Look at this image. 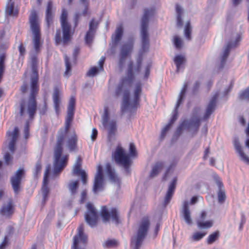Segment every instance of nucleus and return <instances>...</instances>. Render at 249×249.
I'll use <instances>...</instances> for the list:
<instances>
[{
	"label": "nucleus",
	"instance_id": "f257e3e1",
	"mask_svg": "<svg viewBox=\"0 0 249 249\" xmlns=\"http://www.w3.org/2000/svg\"><path fill=\"white\" fill-rule=\"evenodd\" d=\"M153 13L154 11L152 9L144 10L141 25L142 49L139 52L136 63L133 64L132 62H129L128 66L127 77L121 80L116 89L117 94L119 95L122 93L124 94V100L122 105V110L123 112L131 111L135 108L141 94V85L139 84H137L134 89V98L132 101L129 100L128 89L132 81L133 74H140L141 77L146 78L150 73L151 62H149L142 66V61L143 53L148 49V22L149 17Z\"/></svg>",
	"mask_w": 249,
	"mask_h": 249
},
{
	"label": "nucleus",
	"instance_id": "f03ea898",
	"mask_svg": "<svg viewBox=\"0 0 249 249\" xmlns=\"http://www.w3.org/2000/svg\"><path fill=\"white\" fill-rule=\"evenodd\" d=\"M75 100L71 97L70 100L68 114L64 128L61 129L58 132L56 146L54 151V163L53 176L55 177L60 173L67 163L68 156L62 154L63 145L70 151L75 150L77 146V136L74 131H69V128L73 118Z\"/></svg>",
	"mask_w": 249,
	"mask_h": 249
},
{
	"label": "nucleus",
	"instance_id": "7ed1b4c3",
	"mask_svg": "<svg viewBox=\"0 0 249 249\" xmlns=\"http://www.w3.org/2000/svg\"><path fill=\"white\" fill-rule=\"evenodd\" d=\"M35 58L33 59L32 68L34 76L31 80V93L28 102L24 103L21 105L20 115L22 116L28 114L31 118L34 115L36 111V103L35 94L37 93L38 88L37 85L38 77L35 67Z\"/></svg>",
	"mask_w": 249,
	"mask_h": 249
},
{
	"label": "nucleus",
	"instance_id": "20e7f679",
	"mask_svg": "<svg viewBox=\"0 0 249 249\" xmlns=\"http://www.w3.org/2000/svg\"><path fill=\"white\" fill-rule=\"evenodd\" d=\"M137 156L135 146L133 143H130L129 148V155L125 152L121 146H118L113 155L115 161L118 164L122 166L127 173L129 172V167L132 164L131 159Z\"/></svg>",
	"mask_w": 249,
	"mask_h": 249
},
{
	"label": "nucleus",
	"instance_id": "39448f33",
	"mask_svg": "<svg viewBox=\"0 0 249 249\" xmlns=\"http://www.w3.org/2000/svg\"><path fill=\"white\" fill-rule=\"evenodd\" d=\"M149 228L148 218L143 217L138 224L136 233L132 238L131 246L134 249H139L147 234Z\"/></svg>",
	"mask_w": 249,
	"mask_h": 249
},
{
	"label": "nucleus",
	"instance_id": "423d86ee",
	"mask_svg": "<svg viewBox=\"0 0 249 249\" xmlns=\"http://www.w3.org/2000/svg\"><path fill=\"white\" fill-rule=\"evenodd\" d=\"M30 28L33 35V44L35 50L37 52L41 45L40 33V20L34 11L31 12L29 18Z\"/></svg>",
	"mask_w": 249,
	"mask_h": 249
},
{
	"label": "nucleus",
	"instance_id": "0eeeda50",
	"mask_svg": "<svg viewBox=\"0 0 249 249\" xmlns=\"http://www.w3.org/2000/svg\"><path fill=\"white\" fill-rule=\"evenodd\" d=\"M67 12L66 10H63L61 16V24L63 30V38L62 39L60 31H57L55 36V42L56 44L63 41L64 43L67 42L71 37L70 26L67 20Z\"/></svg>",
	"mask_w": 249,
	"mask_h": 249
},
{
	"label": "nucleus",
	"instance_id": "6e6552de",
	"mask_svg": "<svg viewBox=\"0 0 249 249\" xmlns=\"http://www.w3.org/2000/svg\"><path fill=\"white\" fill-rule=\"evenodd\" d=\"M203 198L200 196H193L190 201H184L183 202V208L181 211L182 217L185 222L188 225H191L192 220L191 217V211L189 209L190 205H195L197 202L202 201Z\"/></svg>",
	"mask_w": 249,
	"mask_h": 249
},
{
	"label": "nucleus",
	"instance_id": "1a4fd4ad",
	"mask_svg": "<svg viewBox=\"0 0 249 249\" xmlns=\"http://www.w3.org/2000/svg\"><path fill=\"white\" fill-rule=\"evenodd\" d=\"M187 85H184L178 96V98L177 104L176 105L175 109L173 111V114L170 120V122L168 124H167L162 130L161 134L162 137H164L165 136L166 132L170 128L171 124H173L174 122L177 120L178 117V108L179 107V105L182 104L184 100Z\"/></svg>",
	"mask_w": 249,
	"mask_h": 249
},
{
	"label": "nucleus",
	"instance_id": "9d476101",
	"mask_svg": "<svg viewBox=\"0 0 249 249\" xmlns=\"http://www.w3.org/2000/svg\"><path fill=\"white\" fill-rule=\"evenodd\" d=\"M102 124L107 130L109 137L115 135L117 130L116 123L114 120L110 119L108 110L106 107L102 116Z\"/></svg>",
	"mask_w": 249,
	"mask_h": 249
},
{
	"label": "nucleus",
	"instance_id": "9b49d317",
	"mask_svg": "<svg viewBox=\"0 0 249 249\" xmlns=\"http://www.w3.org/2000/svg\"><path fill=\"white\" fill-rule=\"evenodd\" d=\"M87 236L83 233V225H81L77 229V233L73 238L72 249H85Z\"/></svg>",
	"mask_w": 249,
	"mask_h": 249
},
{
	"label": "nucleus",
	"instance_id": "f8f14e48",
	"mask_svg": "<svg viewBox=\"0 0 249 249\" xmlns=\"http://www.w3.org/2000/svg\"><path fill=\"white\" fill-rule=\"evenodd\" d=\"M25 171L23 168L18 170L11 178L12 187L15 193H18L22 179L24 177Z\"/></svg>",
	"mask_w": 249,
	"mask_h": 249
},
{
	"label": "nucleus",
	"instance_id": "ddd939ff",
	"mask_svg": "<svg viewBox=\"0 0 249 249\" xmlns=\"http://www.w3.org/2000/svg\"><path fill=\"white\" fill-rule=\"evenodd\" d=\"M87 212L85 214V218L87 223L91 227L94 226L97 222L98 215L94 206L91 203L87 205Z\"/></svg>",
	"mask_w": 249,
	"mask_h": 249
},
{
	"label": "nucleus",
	"instance_id": "4468645a",
	"mask_svg": "<svg viewBox=\"0 0 249 249\" xmlns=\"http://www.w3.org/2000/svg\"><path fill=\"white\" fill-rule=\"evenodd\" d=\"M104 178L102 168L101 165L97 167V171L95 177L93 191L94 194H97L103 190L104 188Z\"/></svg>",
	"mask_w": 249,
	"mask_h": 249
},
{
	"label": "nucleus",
	"instance_id": "2eb2a0df",
	"mask_svg": "<svg viewBox=\"0 0 249 249\" xmlns=\"http://www.w3.org/2000/svg\"><path fill=\"white\" fill-rule=\"evenodd\" d=\"M101 216L104 221H107L111 219L115 223L118 222L119 214L117 209L115 208H112L110 211H108L106 207H103Z\"/></svg>",
	"mask_w": 249,
	"mask_h": 249
},
{
	"label": "nucleus",
	"instance_id": "dca6fc26",
	"mask_svg": "<svg viewBox=\"0 0 249 249\" xmlns=\"http://www.w3.org/2000/svg\"><path fill=\"white\" fill-rule=\"evenodd\" d=\"M200 125L199 113L194 115L192 120L184 121L180 125V128L196 130Z\"/></svg>",
	"mask_w": 249,
	"mask_h": 249
},
{
	"label": "nucleus",
	"instance_id": "f3484780",
	"mask_svg": "<svg viewBox=\"0 0 249 249\" xmlns=\"http://www.w3.org/2000/svg\"><path fill=\"white\" fill-rule=\"evenodd\" d=\"M208 217V213L205 211L201 212L200 216L197 220V226L200 229H208L213 226V220L212 219L205 220Z\"/></svg>",
	"mask_w": 249,
	"mask_h": 249
},
{
	"label": "nucleus",
	"instance_id": "a211bd4d",
	"mask_svg": "<svg viewBox=\"0 0 249 249\" xmlns=\"http://www.w3.org/2000/svg\"><path fill=\"white\" fill-rule=\"evenodd\" d=\"M82 160L80 157L76 159L72 169V174L74 175L80 176L81 177L83 184L86 181L87 175L85 171L81 168Z\"/></svg>",
	"mask_w": 249,
	"mask_h": 249
},
{
	"label": "nucleus",
	"instance_id": "6ab92c4d",
	"mask_svg": "<svg viewBox=\"0 0 249 249\" xmlns=\"http://www.w3.org/2000/svg\"><path fill=\"white\" fill-rule=\"evenodd\" d=\"M19 133V129L18 127H15L12 132L8 131L7 133L8 136L7 142H8V148L11 152L15 150V144L17 140Z\"/></svg>",
	"mask_w": 249,
	"mask_h": 249
},
{
	"label": "nucleus",
	"instance_id": "aec40b11",
	"mask_svg": "<svg viewBox=\"0 0 249 249\" xmlns=\"http://www.w3.org/2000/svg\"><path fill=\"white\" fill-rule=\"evenodd\" d=\"M132 48L133 41L132 40L124 43L123 45L120 55V63L121 66L123 65L126 57L131 52Z\"/></svg>",
	"mask_w": 249,
	"mask_h": 249
},
{
	"label": "nucleus",
	"instance_id": "412c9836",
	"mask_svg": "<svg viewBox=\"0 0 249 249\" xmlns=\"http://www.w3.org/2000/svg\"><path fill=\"white\" fill-rule=\"evenodd\" d=\"M50 172L51 167L50 166H48L46 168V170L44 174L43 185L41 189L43 196V201H46L47 195L49 193V189L47 187V184L48 183V179L51 177Z\"/></svg>",
	"mask_w": 249,
	"mask_h": 249
},
{
	"label": "nucleus",
	"instance_id": "4be33fe9",
	"mask_svg": "<svg viewBox=\"0 0 249 249\" xmlns=\"http://www.w3.org/2000/svg\"><path fill=\"white\" fill-rule=\"evenodd\" d=\"M98 24V21L97 20L92 19L90 21L89 25V30L85 37L86 43L89 44L92 41Z\"/></svg>",
	"mask_w": 249,
	"mask_h": 249
},
{
	"label": "nucleus",
	"instance_id": "5701e85b",
	"mask_svg": "<svg viewBox=\"0 0 249 249\" xmlns=\"http://www.w3.org/2000/svg\"><path fill=\"white\" fill-rule=\"evenodd\" d=\"M233 144L240 160L243 162L249 164V157L244 153L237 139L234 140Z\"/></svg>",
	"mask_w": 249,
	"mask_h": 249
},
{
	"label": "nucleus",
	"instance_id": "b1692460",
	"mask_svg": "<svg viewBox=\"0 0 249 249\" xmlns=\"http://www.w3.org/2000/svg\"><path fill=\"white\" fill-rule=\"evenodd\" d=\"M177 182V178L175 177L174 178L170 184L169 185L168 191L166 193V194L164 198V205H167L169 202L170 201V200L171 199L174 193L175 190L176 188V184Z\"/></svg>",
	"mask_w": 249,
	"mask_h": 249
},
{
	"label": "nucleus",
	"instance_id": "393cba45",
	"mask_svg": "<svg viewBox=\"0 0 249 249\" xmlns=\"http://www.w3.org/2000/svg\"><path fill=\"white\" fill-rule=\"evenodd\" d=\"M14 212L13 204L11 200L4 204L0 210V213L5 217H9Z\"/></svg>",
	"mask_w": 249,
	"mask_h": 249
},
{
	"label": "nucleus",
	"instance_id": "a878e982",
	"mask_svg": "<svg viewBox=\"0 0 249 249\" xmlns=\"http://www.w3.org/2000/svg\"><path fill=\"white\" fill-rule=\"evenodd\" d=\"M217 96L218 95L217 94L214 95L210 101L204 117V119L208 118L212 112L214 111Z\"/></svg>",
	"mask_w": 249,
	"mask_h": 249
},
{
	"label": "nucleus",
	"instance_id": "bb28decb",
	"mask_svg": "<svg viewBox=\"0 0 249 249\" xmlns=\"http://www.w3.org/2000/svg\"><path fill=\"white\" fill-rule=\"evenodd\" d=\"M61 95L60 91L57 89H55L53 94V100L54 106V108L56 114H58L59 111V106L60 104V96Z\"/></svg>",
	"mask_w": 249,
	"mask_h": 249
},
{
	"label": "nucleus",
	"instance_id": "cd10ccee",
	"mask_svg": "<svg viewBox=\"0 0 249 249\" xmlns=\"http://www.w3.org/2000/svg\"><path fill=\"white\" fill-rule=\"evenodd\" d=\"M106 168L107 175L110 180L114 182H118L119 179L115 172L114 169L109 163L106 164Z\"/></svg>",
	"mask_w": 249,
	"mask_h": 249
},
{
	"label": "nucleus",
	"instance_id": "c85d7f7f",
	"mask_svg": "<svg viewBox=\"0 0 249 249\" xmlns=\"http://www.w3.org/2000/svg\"><path fill=\"white\" fill-rule=\"evenodd\" d=\"M240 40H241V37L240 36H238L237 38H236V42H235L234 43H229L226 46V47L224 48V51L223 53V54H222V61H225V60L228 56L231 48L232 47L235 46L237 42L238 41H239Z\"/></svg>",
	"mask_w": 249,
	"mask_h": 249
},
{
	"label": "nucleus",
	"instance_id": "c756f323",
	"mask_svg": "<svg viewBox=\"0 0 249 249\" xmlns=\"http://www.w3.org/2000/svg\"><path fill=\"white\" fill-rule=\"evenodd\" d=\"M174 62L177 67V71H179L185 62V57L183 55H178L175 57Z\"/></svg>",
	"mask_w": 249,
	"mask_h": 249
},
{
	"label": "nucleus",
	"instance_id": "7c9ffc66",
	"mask_svg": "<svg viewBox=\"0 0 249 249\" xmlns=\"http://www.w3.org/2000/svg\"><path fill=\"white\" fill-rule=\"evenodd\" d=\"M53 5L51 2H49L48 5L47 9V12H46V22L47 23L48 26H49L50 24L52 21V19L53 17Z\"/></svg>",
	"mask_w": 249,
	"mask_h": 249
},
{
	"label": "nucleus",
	"instance_id": "2f4dec72",
	"mask_svg": "<svg viewBox=\"0 0 249 249\" xmlns=\"http://www.w3.org/2000/svg\"><path fill=\"white\" fill-rule=\"evenodd\" d=\"M78 180H71L68 184V188L71 195H75L78 188Z\"/></svg>",
	"mask_w": 249,
	"mask_h": 249
},
{
	"label": "nucleus",
	"instance_id": "473e14b6",
	"mask_svg": "<svg viewBox=\"0 0 249 249\" xmlns=\"http://www.w3.org/2000/svg\"><path fill=\"white\" fill-rule=\"evenodd\" d=\"M123 33V27L121 25L118 26L113 36L114 42L117 43L121 38Z\"/></svg>",
	"mask_w": 249,
	"mask_h": 249
},
{
	"label": "nucleus",
	"instance_id": "72a5a7b5",
	"mask_svg": "<svg viewBox=\"0 0 249 249\" xmlns=\"http://www.w3.org/2000/svg\"><path fill=\"white\" fill-rule=\"evenodd\" d=\"M163 167V164L162 163H157L155 164L153 167L152 170L150 174V176L152 178L156 176L160 172L161 170Z\"/></svg>",
	"mask_w": 249,
	"mask_h": 249
},
{
	"label": "nucleus",
	"instance_id": "f704fd0d",
	"mask_svg": "<svg viewBox=\"0 0 249 249\" xmlns=\"http://www.w3.org/2000/svg\"><path fill=\"white\" fill-rule=\"evenodd\" d=\"M9 0V2H8L6 8V13L7 14L10 16H15L17 14V11H14V4L13 2H11V0Z\"/></svg>",
	"mask_w": 249,
	"mask_h": 249
},
{
	"label": "nucleus",
	"instance_id": "c9c22d12",
	"mask_svg": "<svg viewBox=\"0 0 249 249\" xmlns=\"http://www.w3.org/2000/svg\"><path fill=\"white\" fill-rule=\"evenodd\" d=\"M207 234L204 231L195 232L193 235L192 238L195 241H198L203 238Z\"/></svg>",
	"mask_w": 249,
	"mask_h": 249
},
{
	"label": "nucleus",
	"instance_id": "e433bc0d",
	"mask_svg": "<svg viewBox=\"0 0 249 249\" xmlns=\"http://www.w3.org/2000/svg\"><path fill=\"white\" fill-rule=\"evenodd\" d=\"M173 43L178 49L180 48L183 45V42L182 39L178 36H175L173 38Z\"/></svg>",
	"mask_w": 249,
	"mask_h": 249
},
{
	"label": "nucleus",
	"instance_id": "4c0bfd02",
	"mask_svg": "<svg viewBox=\"0 0 249 249\" xmlns=\"http://www.w3.org/2000/svg\"><path fill=\"white\" fill-rule=\"evenodd\" d=\"M65 63L66 66V71L64 73V75L68 76L70 75L71 72V64L69 61L68 57L66 56L65 57Z\"/></svg>",
	"mask_w": 249,
	"mask_h": 249
},
{
	"label": "nucleus",
	"instance_id": "58836bf2",
	"mask_svg": "<svg viewBox=\"0 0 249 249\" xmlns=\"http://www.w3.org/2000/svg\"><path fill=\"white\" fill-rule=\"evenodd\" d=\"M176 12L178 14V16H177L178 24L179 26H180L182 24V21H181V17H180V15H181V13H182V8L178 5H176Z\"/></svg>",
	"mask_w": 249,
	"mask_h": 249
},
{
	"label": "nucleus",
	"instance_id": "ea45409f",
	"mask_svg": "<svg viewBox=\"0 0 249 249\" xmlns=\"http://www.w3.org/2000/svg\"><path fill=\"white\" fill-rule=\"evenodd\" d=\"M240 97L243 100H249V87L240 93Z\"/></svg>",
	"mask_w": 249,
	"mask_h": 249
},
{
	"label": "nucleus",
	"instance_id": "a19ab883",
	"mask_svg": "<svg viewBox=\"0 0 249 249\" xmlns=\"http://www.w3.org/2000/svg\"><path fill=\"white\" fill-rule=\"evenodd\" d=\"M185 37L188 39H191V29L190 27V25L189 23H187L185 26Z\"/></svg>",
	"mask_w": 249,
	"mask_h": 249
},
{
	"label": "nucleus",
	"instance_id": "79ce46f5",
	"mask_svg": "<svg viewBox=\"0 0 249 249\" xmlns=\"http://www.w3.org/2000/svg\"><path fill=\"white\" fill-rule=\"evenodd\" d=\"M218 234L217 232L213 233L210 235L208 238V243L209 244H212L214 242L217 238Z\"/></svg>",
	"mask_w": 249,
	"mask_h": 249
},
{
	"label": "nucleus",
	"instance_id": "37998d69",
	"mask_svg": "<svg viewBox=\"0 0 249 249\" xmlns=\"http://www.w3.org/2000/svg\"><path fill=\"white\" fill-rule=\"evenodd\" d=\"M117 244V241L115 240H108L106 241L103 244L104 247H112Z\"/></svg>",
	"mask_w": 249,
	"mask_h": 249
},
{
	"label": "nucleus",
	"instance_id": "c03bdc74",
	"mask_svg": "<svg viewBox=\"0 0 249 249\" xmlns=\"http://www.w3.org/2000/svg\"><path fill=\"white\" fill-rule=\"evenodd\" d=\"M100 71L101 70L98 68L93 67L89 71L87 75L89 76H93Z\"/></svg>",
	"mask_w": 249,
	"mask_h": 249
},
{
	"label": "nucleus",
	"instance_id": "a18cd8bd",
	"mask_svg": "<svg viewBox=\"0 0 249 249\" xmlns=\"http://www.w3.org/2000/svg\"><path fill=\"white\" fill-rule=\"evenodd\" d=\"M218 201L219 202L222 203L224 201L225 198V195L224 192L220 190L218 193Z\"/></svg>",
	"mask_w": 249,
	"mask_h": 249
},
{
	"label": "nucleus",
	"instance_id": "49530a36",
	"mask_svg": "<svg viewBox=\"0 0 249 249\" xmlns=\"http://www.w3.org/2000/svg\"><path fill=\"white\" fill-rule=\"evenodd\" d=\"M41 169V165L40 162L36 163L35 167V171L34 172L35 176H37L38 174L40 173Z\"/></svg>",
	"mask_w": 249,
	"mask_h": 249
},
{
	"label": "nucleus",
	"instance_id": "de8ad7c7",
	"mask_svg": "<svg viewBox=\"0 0 249 249\" xmlns=\"http://www.w3.org/2000/svg\"><path fill=\"white\" fill-rule=\"evenodd\" d=\"M4 159L5 162L7 164H9L11 161H12V157L10 155V154L8 153H6L4 156Z\"/></svg>",
	"mask_w": 249,
	"mask_h": 249
},
{
	"label": "nucleus",
	"instance_id": "09e8293b",
	"mask_svg": "<svg viewBox=\"0 0 249 249\" xmlns=\"http://www.w3.org/2000/svg\"><path fill=\"white\" fill-rule=\"evenodd\" d=\"M8 241V236L7 235H6L4 238V240L2 242L1 245H0V249H4V248L6 247V246L7 244Z\"/></svg>",
	"mask_w": 249,
	"mask_h": 249
},
{
	"label": "nucleus",
	"instance_id": "8fccbe9b",
	"mask_svg": "<svg viewBox=\"0 0 249 249\" xmlns=\"http://www.w3.org/2000/svg\"><path fill=\"white\" fill-rule=\"evenodd\" d=\"M97 130L95 128L92 129V134L91 135V138L92 141H94L97 136Z\"/></svg>",
	"mask_w": 249,
	"mask_h": 249
},
{
	"label": "nucleus",
	"instance_id": "3c124183",
	"mask_svg": "<svg viewBox=\"0 0 249 249\" xmlns=\"http://www.w3.org/2000/svg\"><path fill=\"white\" fill-rule=\"evenodd\" d=\"M105 60V58L104 57H102L99 61V68H98L101 71L103 70V65L104 63Z\"/></svg>",
	"mask_w": 249,
	"mask_h": 249
},
{
	"label": "nucleus",
	"instance_id": "603ef678",
	"mask_svg": "<svg viewBox=\"0 0 249 249\" xmlns=\"http://www.w3.org/2000/svg\"><path fill=\"white\" fill-rule=\"evenodd\" d=\"M81 2H82L84 4V5L85 6V9L84 11H83V15H85L87 13V6H88V3L87 2V0H80Z\"/></svg>",
	"mask_w": 249,
	"mask_h": 249
},
{
	"label": "nucleus",
	"instance_id": "864d4df0",
	"mask_svg": "<svg viewBox=\"0 0 249 249\" xmlns=\"http://www.w3.org/2000/svg\"><path fill=\"white\" fill-rule=\"evenodd\" d=\"M28 131H29V126L28 124H27L24 128V136L26 139L28 137Z\"/></svg>",
	"mask_w": 249,
	"mask_h": 249
},
{
	"label": "nucleus",
	"instance_id": "5fc2aeb1",
	"mask_svg": "<svg viewBox=\"0 0 249 249\" xmlns=\"http://www.w3.org/2000/svg\"><path fill=\"white\" fill-rule=\"evenodd\" d=\"M213 178L217 184L220 186L221 185V180L217 175L216 174L213 175Z\"/></svg>",
	"mask_w": 249,
	"mask_h": 249
},
{
	"label": "nucleus",
	"instance_id": "6e6d98bb",
	"mask_svg": "<svg viewBox=\"0 0 249 249\" xmlns=\"http://www.w3.org/2000/svg\"><path fill=\"white\" fill-rule=\"evenodd\" d=\"M19 47V51L20 54V56L19 58H21V56L23 55L24 52H25V49L22 47V45H20Z\"/></svg>",
	"mask_w": 249,
	"mask_h": 249
},
{
	"label": "nucleus",
	"instance_id": "4d7b16f0",
	"mask_svg": "<svg viewBox=\"0 0 249 249\" xmlns=\"http://www.w3.org/2000/svg\"><path fill=\"white\" fill-rule=\"evenodd\" d=\"M86 191H82V192L81 193V202H83L85 200V199L86 198Z\"/></svg>",
	"mask_w": 249,
	"mask_h": 249
},
{
	"label": "nucleus",
	"instance_id": "13d9d810",
	"mask_svg": "<svg viewBox=\"0 0 249 249\" xmlns=\"http://www.w3.org/2000/svg\"><path fill=\"white\" fill-rule=\"evenodd\" d=\"M241 1L242 0H232V2L234 5H237L241 3Z\"/></svg>",
	"mask_w": 249,
	"mask_h": 249
},
{
	"label": "nucleus",
	"instance_id": "bf43d9fd",
	"mask_svg": "<svg viewBox=\"0 0 249 249\" xmlns=\"http://www.w3.org/2000/svg\"><path fill=\"white\" fill-rule=\"evenodd\" d=\"M239 122L243 125H244L245 124V119L243 117H240L239 118Z\"/></svg>",
	"mask_w": 249,
	"mask_h": 249
},
{
	"label": "nucleus",
	"instance_id": "052dcab7",
	"mask_svg": "<svg viewBox=\"0 0 249 249\" xmlns=\"http://www.w3.org/2000/svg\"><path fill=\"white\" fill-rule=\"evenodd\" d=\"M209 152V150L208 149H207L205 151V155H204V158H206V156L208 155V153Z\"/></svg>",
	"mask_w": 249,
	"mask_h": 249
},
{
	"label": "nucleus",
	"instance_id": "680f3d73",
	"mask_svg": "<svg viewBox=\"0 0 249 249\" xmlns=\"http://www.w3.org/2000/svg\"><path fill=\"white\" fill-rule=\"evenodd\" d=\"M246 0L248 2V20H249V0Z\"/></svg>",
	"mask_w": 249,
	"mask_h": 249
},
{
	"label": "nucleus",
	"instance_id": "e2e57ef3",
	"mask_svg": "<svg viewBox=\"0 0 249 249\" xmlns=\"http://www.w3.org/2000/svg\"><path fill=\"white\" fill-rule=\"evenodd\" d=\"M246 145L249 148V138H248L246 142Z\"/></svg>",
	"mask_w": 249,
	"mask_h": 249
},
{
	"label": "nucleus",
	"instance_id": "0e129e2a",
	"mask_svg": "<svg viewBox=\"0 0 249 249\" xmlns=\"http://www.w3.org/2000/svg\"><path fill=\"white\" fill-rule=\"evenodd\" d=\"M160 224L159 223H158L157 224V226H156V232H157L159 230V228H160Z\"/></svg>",
	"mask_w": 249,
	"mask_h": 249
},
{
	"label": "nucleus",
	"instance_id": "69168bd1",
	"mask_svg": "<svg viewBox=\"0 0 249 249\" xmlns=\"http://www.w3.org/2000/svg\"><path fill=\"white\" fill-rule=\"evenodd\" d=\"M214 163V160L213 159H211L210 160V163H211V164L213 165Z\"/></svg>",
	"mask_w": 249,
	"mask_h": 249
},
{
	"label": "nucleus",
	"instance_id": "338daca9",
	"mask_svg": "<svg viewBox=\"0 0 249 249\" xmlns=\"http://www.w3.org/2000/svg\"><path fill=\"white\" fill-rule=\"evenodd\" d=\"M22 89L23 90V92H25V90L26 89V86H23L22 87Z\"/></svg>",
	"mask_w": 249,
	"mask_h": 249
},
{
	"label": "nucleus",
	"instance_id": "774afa93",
	"mask_svg": "<svg viewBox=\"0 0 249 249\" xmlns=\"http://www.w3.org/2000/svg\"><path fill=\"white\" fill-rule=\"evenodd\" d=\"M2 94L3 91L1 89H0V98L2 96Z\"/></svg>",
	"mask_w": 249,
	"mask_h": 249
}]
</instances>
